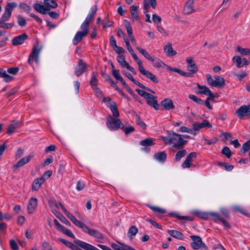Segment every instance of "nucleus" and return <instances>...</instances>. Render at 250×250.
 <instances>
[{"label":"nucleus","mask_w":250,"mask_h":250,"mask_svg":"<svg viewBox=\"0 0 250 250\" xmlns=\"http://www.w3.org/2000/svg\"><path fill=\"white\" fill-rule=\"evenodd\" d=\"M167 136L161 137L162 140L166 145H173V147L177 149L183 148L187 143V141L184 140L182 135L176 133L173 131H167Z\"/></svg>","instance_id":"obj_1"},{"label":"nucleus","mask_w":250,"mask_h":250,"mask_svg":"<svg viewBox=\"0 0 250 250\" xmlns=\"http://www.w3.org/2000/svg\"><path fill=\"white\" fill-rule=\"evenodd\" d=\"M194 214L198 217L204 220H208L209 219V217H211L212 218V220L214 222L216 223H221L223 226L227 229L231 228V226L229 223L223 218L221 217L219 213L214 212H206L200 211H194Z\"/></svg>","instance_id":"obj_2"},{"label":"nucleus","mask_w":250,"mask_h":250,"mask_svg":"<svg viewBox=\"0 0 250 250\" xmlns=\"http://www.w3.org/2000/svg\"><path fill=\"white\" fill-rule=\"evenodd\" d=\"M130 54L133 57V58L134 59V60L137 63V64L138 65V69L142 75H144L146 78L150 80V81H152L154 83H158L159 81L156 76L151 72L146 70L145 69V68L143 66V63L142 61L138 58L136 54L134 52Z\"/></svg>","instance_id":"obj_3"},{"label":"nucleus","mask_w":250,"mask_h":250,"mask_svg":"<svg viewBox=\"0 0 250 250\" xmlns=\"http://www.w3.org/2000/svg\"><path fill=\"white\" fill-rule=\"evenodd\" d=\"M208 83L213 87H223L226 84L225 79L219 76H215L213 78L210 74L207 75Z\"/></svg>","instance_id":"obj_4"},{"label":"nucleus","mask_w":250,"mask_h":250,"mask_svg":"<svg viewBox=\"0 0 250 250\" xmlns=\"http://www.w3.org/2000/svg\"><path fill=\"white\" fill-rule=\"evenodd\" d=\"M42 49V46H39V42L38 41H36L33 45L32 51L28 59V62L29 64L31 65L34 61L36 62H38L39 55Z\"/></svg>","instance_id":"obj_5"},{"label":"nucleus","mask_w":250,"mask_h":250,"mask_svg":"<svg viewBox=\"0 0 250 250\" xmlns=\"http://www.w3.org/2000/svg\"><path fill=\"white\" fill-rule=\"evenodd\" d=\"M81 29V31H78L73 39V43L75 45L80 42L83 38L86 37L89 32V26L84 24H82Z\"/></svg>","instance_id":"obj_6"},{"label":"nucleus","mask_w":250,"mask_h":250,"mask_svg":"<svg viewBox=\"0 0 250 250\" xmlns=\"http://www.w3.org/2000/svg\"><path fill=\"white\" fill-rule=\"evenodd\" d=\"M190 238L192 240L190 245L191 248L195 250L200 249L202 250H208V248L203 243L201 238L198 235H190Z\"/></svg>","instance_id":"obj_7"},{"label":"nucleus","mask_w":250,"mask_h":250,"mask_svg":"<svg viewBox=\"0 0 250 250\" xmlns=\"http://www.w3.org/2000/svg\"><path fill=\"white\" fill-rule=\"evenodd\" d=\"M106 125L108 128L112 131L117 130L119 128H124V125L121 120L114 119L111 116H109L107 119Z\"/></svg>","instance_id":"obj_8"},{"label":"nucleus","mask_w":250,"mask_h":250,"mask_svg":"<svg viewBox=\"0 0 250 250\" xmlns=\"http://www.w3.org/2000/svg\"><path fill=\"white\" fill-rule=\"evenodd\" d=\"M103 102L107 103V105L112 111L114 117L117 118L119 116L120 114L117 108V104L115 102L112 101L111 99L109 97L104 98Z\"/></svg>","instance_id":"obj_9"},{"label":"nucleus","mask_w":250,"mask_h":250,"mask_svg":"<svg viewBox=\"0 0 250 250\" xmlns=\"http://www.w3.org/2000/svg\"><path fill=\"white\" fill-rule=\"evenodd\" d=\"M17 4L15 2L8 3L5 8V12L2 14L0 20L7 21L11 16L13 8L16 7Z\"/></svg>","instance_id":"obj_10"},{"label":"nucleus","mask_w":250,"mask_h":250,"mask_svg":"<svg viewBox=\"0 0 250 250\" xmlns=\"http://www.w3.org/2000/svg\"><path fill=\"white\" fill-rule=\"evenodd\" d=\"M88 65L82 59L79 61L78 64L75 68V74L77 77L83 75L86 71Z\"/></svg>","instance_id":"obj_11"},{"label":"nucleus","mask_w":250,"mask_h":250,"mask_svg":"<svg viewBox=\"0 0 250 250\" xmlns=\"http://www.w3.org/2000/svg\"><path fill=\"white\" fill-rule=\"evenodd\" d=\"M236 113L240 119H242L245 116L250 117V104L241 106L237 109Z\"/></svg>","instance_id":"obj_12"},{"label":"nucleus","mask_w":250,"mask_h":250,"mask_svg":"<svg viewBox=\"0 0 250 250\" xmlns=\"http://www.w3.org/2000/svg\"><path fill=\"white\" fill-rule=\"evenodd\" d=\"M48 0H44V5L40 3H34L33 7L38 12L44 15L46 14L47 13L48 11H49V7L47 6V5H48L47 3Z\"/></svg>","instance_id":"obj_13"},{"label":"nucleus","mask_w":250,"mask_h":250,"mask_svg":"<svg viewBox=\"0 0 250 250\" xmlns=\"http://www.w3.org/2000/svg\"><path fill=\"white\" fill-rule=\"evenodd\" d=\"M83 230L84 232L88 233L90 235L97 239H104V235L102 233H101L100 231H98L96 229H90L86 225L85 226Z\"/></svg>","instance_id":"obj_14"},{"label":"nucleus","mask_w":250,"mask_h":250,"mask_svg":"<svg viewBox=\"0 0 250 250\" xmlns=\"http://www.w3.org/2000/svg\"><path fill=\"white\" fill-rule=\"evenodd\" d=\"M74 242L78 247L84 250H99L93 245L78 239L75 240Z\"/></svg>","instance_id":"obj_15"},{"label":"nucleus","mask_w":250,"mask_h":250,"mask_svg":"<svg viewBox=\"0 0 250 250\" xmlns=\"http://www.w3.org/2000/svg\"><path fill=\"white\" fill-rule=\"evenodd\" d=\"M123 73L126 77H127V78H128L130 81H131L134 84H136L137 85L139 86L140 88H141L142 89H144L146 90V91H149L151 93H155V92L153 90H152V89H151L150 88L146 86L143 83H140L139 81L134 79V78L132 77V76L130 74L125 72H123Z\"/></svg>","instance_id":"obj_16"},{"label":"nucleus","mask_w":250,"mask_h":250,"mask_svg":"<svg viewBox=\"0 0 250 250\" xmlns=\"http://www.w3.org/2000/svg\"><path fill=\"white\" fill-rule=\"evenodd\" d=\"M38 206V200L35 197H31L28 202L27 205V211L29 214L33 213Z\"/></svg>","instance_id":"obj_17"},{"label":"nucleus","mask_w":250,"mask_h":250,"mask_svg":"<svg viewBox=\"0 0 250 250\" xmlns=\"http://www.w3.org/2000/svg\"><path fill=\"white\" fill-rule=\"evenodd\" d=\"M28 38L26 33H23L14 37L12 40V43L13 45L16 46L23 43L24 41Z\"/></svg>","instance_id":"obj_18"},{"label":"nucleus","mask_w":250,"mask_h":250,"mask_svg":"<svg viewBox=\"0 0 250 250\" xmlns=\"http://www.w3.org/2000/svg\"><path fill=\"white\" fill-rule=\"evenodd\" d=\"M154 139L152 138H147L146 139L140 141L139 144L141 146L145 147L143 149L144 151L149 152L150 151V149L147 148V147L154 145L155 144L154 142Z\"/></svg>","instance_id":"obj_19"},{"label":"nucleus","mask_w":250,"mask_h":250,"mask_svg":"<svg viewBox=\"0 0 250 250\" xmlns=\"http://www.w3.org/2000/svg\"><path fill=\"white\" fill-rule=\"evenodd\" d=\"M33 157V155L31 154V155H28L27 157H24V158L21 159V160L18 161L16 164H15L13 166V170L15 171L17 169H18L19 167L23 166L26 164L28 163L30 161L31 159Z\"/></svg>","instance_id":"obj_20"},{"label":"nucleus","mask_w":250,"mask_h":250,"mask_svg":"<svg viewBox=\"0 0 250 250\" xmlns=\"http://www.w3.org/2000/svg\"><path fill=\"white\" fill-rule=\"evenodd\" d=\"M97 11V7L96 5L93 6L91 7L90 12L86 17L85 21L83 22V24L89 26L90 22L93 20L95 15L96 14Z\"/></svg>","instance_id":"obj_21"},{"label":"nucleus","mask_w":250,"mask_h":250,"mask_svg":"<svg viewBox=\"0 0 250 250\" xmlns=\"http://www.w3.org/2000/svg\"><path fill=\"white\" fill-rule=\"evenodd\" d=\"M192 126L193 129L195 131L199 130V129L206 127L209 128L212 127L211 124L207 120H204L202 123L195 122L193 124Z\"/></svg>","instance_id":"obj_22"},{"label":"nucleus","mask_w":250,"mask_h":250,"mask_svg":"<svg viewBox=\"0 0 250 250\" xmlns=\"http://www.w3.org/2000/svg\"><path fill=\"white\" fill-rule=\"evenodd\" d=\"M161 104L162 106L167 110L174 109L175 106L173 101L170 98H167L163 100Z\"/></svg>","instance_id":"obj_23"},{"label":"nucleus","mask_w":250,"mask_h":250,"mask_svg":"<svg viewBox=\"0 0 250 250\" xmlns=\"http://www.w3.org/2000/svg\"><path fill=\"white\" fill-rule=\"evenodd\" d=\"M188 63V70L192 74H195L198 71L196 64L193 62L192 58H188L187 59Z\"/></svg>","instance_id":"obj_24"},{"label":"nucleus","mask_w":250,"mask_h":250,"mask_svg":"<svg viewBox=\"0 0 250 250\" xmlns=\"http://www.w3.org/2000/svg\"><path fill=\"white\" fill-rule=\"evenodd\" d=\"M157 99V97L154 95H153V97L151 96L150 98H146V104L151 107H153L155 109L158 110L159 107V105Z\"/></svg>","instance_id":"obj_25"},{"label":"nucleus","mask_w":250,"mask_h":250,"mask_svg":"<svg viewBox=\"0 0 250 250\" xmlns=\"http://www.w3.org/2000/svg\"><path fill=\"white\" fill-rule=\"evenodd\" d=\"M194 0H188L185 5L184 12L186 14H190L194 12L193 4Z\"/></svg>","instance_id":"obj_26"},{"label":"nucleus","mask_w":250,"mask_h":250,"mask_svg":"<svg viewBox=\"0 0 250 250\" xmlns=\"http://www.w3.org/2000/svg\"><path fill=\"white\" fill-rule=\"evenodd\" d=\"M45 181V179L44 177H40L35 179L32 184V190L36 191L38 190Z\"/></svg>","instance_id":"obj_27"},{"label":"nucleus","mask_w":250,"mask_h":250,"mask_svg":"<svg viewBox=\"0 0 250 250\" xmlns=\"http://www.w3.org/2000/svg\"><path fill=\"white\" fill-rule=\"evenodd\" d=\"M147 207L150 208L157 216L160 218L162 217V215L166 213V210L164 208H159L158 207H154L150 205H147Z\"/></svg>","instance_id":"obj_28"},{"label":"nucleus","mask_w":250,"mask_h":250,"mask_svg":"<svg viewBox=\"0 0 250 250\" xmlns=\"http://www.w3.org/2000/svg\"><path fill=\"white\" fill-rule=\"evenodd\" d=\"M167 154L165 151L158 152L154 154V158L161 163H164L167 159Z\"/></svg>","instance_id":"obj_29"},{"label":"nucleus","mask_w":250,"mask_h":250,"mask_svg":"<svg viewBox=\"0 0 250 250\" xmlns=\"http://www.w3.org/2000/svg\"><path fill=\"white\" fill-rule=\"evenodd\" d=\"M168 233L172 237L179 240H184L185 236L181 232L176 230H168Z\"/></svg>","instance_id":"obj_30"},{"label":"nucleus","mask_w":250,"mask_h":250,"mask_svg":"<svg viewBox=\"0 0 250 250\" xmlns=\"http://www.w3.org/2000/svg\"><path fill=\"white\" fill-rule=\"evenodd\" d=\"M20 122L19 121H12L11 124H10L7 127L6 133L8 134H11L12 133H13L15 131V129H16L18 128V125H20Z\"/></svg>","instance_id":"obj_31"},{"label":"nucleus","mask_w":250,"mask_h":250,"mask_svg":"<svg viewBox=\"0 0 250 250\" xmlns=\"http://www.w3.org/2000/svg\"><path fill=\"white\" fill-rule=\"evenodd\" d=\"M7 71L2 68H0V78H3L5 82H9L14 79V77L7 74Z\"/></svg>","instance_id":"obj_32"},{"label":"nucleus","mask_w":250,"mask_h":250,"mask_svg":"<svg viewBox=\"0 0 250 250\" xmlns=\"http://www.w3.org/2000/svg\"><path fill=\"white\" fill-rule=\"evenodd\" d=\"M164 50L168 56H173L177 54L176 51L173 49L172 44L171 43L165 45Z\"/></svg>","instance_id":"obj_33"},{"label":"nucleus","mask_w":250,"mask_h":250,"mask_svg":"<svg viewBox=\"0 0 250 250\" xmlns=\"http://www.w3.org/2000/svg\"><path fill=\"white\" fill-rule=\"evenodd\" d=\"M98 76V73L97 72H93L92 74L90 84L92 88L97 87V85L98 84V80L97 79V77Z\"/></svg>","instance_id":"obj_34"},{"label":"nucleus","mask_w":250,"mask_h":250,"mask_svg":"<svg viewBox=\"0 0 250 250\" xmlns=\"http://www.w3.org/2000/svg\"><path fill=\"white\" fill-rule=\"evenodd\" d=\"M138 231V228L135 226H132L130 227L127 232V236L130 239H132L133 237L135 236Z\"/></svg>","instance_id":"obj_35"},{"label":"nucleus","mask_w":250,"mask_h":250,"mask_svg":"<svg viewBox=\"0 0 250 250\" xmlns=\"http://www.w3.org/2000/svg\"><path fill=\"white\" fill-rule=\"evenodd\" d=\"M187 153V152L186 149H182L179 150L175 155L174 161L175 162L179 161L181 158L185 156Z\"/></svg>","instance_id":"obj_36"},{"label":"nucleus","mask_w":250,"mask_h":250,"mask_svg":"<svg viewBox=\"0 0 250 250\" xmlns=\"http://www.w3.org/2000/svg\"><path fill=\"white\" fill-rule=\"evenodd\" d=\"M138 6L132 5L130 7V11L132 19L134 20L137 21L139 20V17L138 16L137 10Z\"/></svg>","instance_id":"obj_37"},{"label":"nucleus","mask_w":250,"mask_h":250,"mask_svg":"<svg viewBox=\"0 0 250 250\" xmlns=\"http://www.w3.org/2000/svg\"><path fill=\"white\" fill-rule=\"evenodd\" d=\"M197 87L199 90L196 92L198 94H207L210 90L207 86L205 85H201L200 84H197Z\"/></svg>","instance_id":"obj_38"},{"label":"nucleus","mask_w":250,"mask_h":250,"mask_svg":"<svg viewBox=\"0 0 250 250\" xmlns=\"http://www.w3.org/2000/svg\"><path fill=\"white\" fill-rule=\"evenodd\" d=\"M58 240L62 243L63 244H64L65 246H66L67 247L70 248L72 250H74L75 248L76 247L77 245L74 243H72V242L68 241L67 240H66L65 239H63L62 238H59Z\"/></svg>","instance_id":"obj_39"},{"label":"nucleus","mask_w":250,"mask_h":250,"mask_svg":"<svg viewBox=\"0 0 250 250\" xmlns=\"http://www.w3.org/2000/svg\"><path fill=\"white\" fill-rule=\"evenodd\" d=\"M217 165L221 167H224L227 171H230L234 168V166L232 165H230L228 163L218 162H217Z\"/></svg>","instance_id":"obj_40"},{"label":"nucleus","mask_w":250,"mask_h":250,"mask_svg":"<svg viewBox=\"0 0 250 250\" xmlns=\"http://www.w3.org/2000/svg\"><path fill=\"white\" fill-rule=\"evenodd\" d=\"M236 50L243 55H250V49L248 48H242L240 46H237L236 47Z\"/></svg>","instance_id":"obj_41"},{"label":"nucleus","mask_w":250,"mask_h":250,"mask_svg":"<svg viewBox=\"0 0 250 250\" xmlns=\"http://www.w3.org/2000/svg\"><path fill=\"white\" fill-rule=\"evenodd\" d=\"M136 91L139 95L145 99L150 98L151 96L153 97V95L146 92L145 90H141L140 89H136Z\"/></svg>","instance_id":"obj_42"},{"label":"nucleus","mask_w":250,"mask_h":250,"mask_svg":"<svg viewBox=\"0 0 250 250\" xmlns=\"http://www.w3.org/2000/svg\"><path fill=\"white\" fill-rule=\"evenodd\" d=\"M232 61L236 62V66L238 68H241L243 66L242 59L239 56H235L232 58Z\"/></svg>","instance_id":"obj_43"},{"label":"nucleus","mask_w":250,"mask_h":250,"mask_svg":"<svg viewBox=\"0 0 250 250\" xmlns=\"http://www.w3.org/2000/svg\"><path fill=\"white\" fill-rule=\"evenodd\" d=\"M220 213L222 216L220 214V216L223 218L225 220V219H229L230 214L229 210L226 208H222L220 209Z\"/></svg>","instance_id":"obj_44"},{"label":"nucleus","mask_w":250,"mask_h":250,"mask_svg":"<svg viewBox=\"0 0 250 250\" xmlns=\"http://www.w3.org/2000/svg\"><path fill=\"white\" fill-rule=\"evenodd\" d=\"M71 222L75 224L76 226L81 228L83 230L86 225L84 223L77 220L76 218L74 216L70 220Z\"/></svg>","instance_id":"obj_45"},{"label":"nucleus","mask_w":250,"mask_h":250,"mask_svg":"<svg viewBox=\"0 0 250 250\" xmlns=\"http://www.w3.org/2000/svg\"><path fill=\"white\" fill-rule=\"evenodd\" d=\"M136 124L143 129L145 130L146 128V124L141 120L140 117L136 115Z\"/></svg>","instance_id":"obj_46"},{"label":"nucleus","mask_w":250,"mask_h":250,"mask_svg":"<svg viewBox=\"0 0 250 250\" xmlns=\"http://www.w3.org/2000/svg\"><path fill=\"white\" fill-rule=\"evenodd\" d=\"M188 97L190 100H192L193 102L199 104H204V102L202 100V99L198 98L194 95L190 94L189 95Z\"/></svg>","instance_id":"obj_47"},{"label":"nucleus","mask_w":250,"mask_h":250,"mask_svg":"<svg viewBox=\"0 0 250 250\" xmlns=\"http://www.w3.org/2000/svg\"><path fill=\"white\" fill-rule=\"evenodd\" d=\"M153 62V66L157 68H160L166 66V65L159 59H154V61Z\"/></svg>","instance_id":"obj_48"},{"label":"nucleus","mask_w":250,"mask_h":250,"mask_svg":"<svg viewBox=\"0 0 250 250\" xmlns=\"http://www.w3.org/2000/svg\"><path fill=\"white\" fill-rule=\"evenodd\" d=\"M2 21L0 20V28L10 29L14 26V23H5V21Z\"/></svg>","instance_id":"obj_49"},{"label":"nucleus","mask_w":250,"mask_h":250,"mask_svg":"<svg viewBox=\"0 0 250 250\" xmlns=\"http://www.w3.org/2000/svg\"><path fill=\"white\" fill-rule=\"evenodd\" d=\"M222 153L226 156L228 158H230L232 155V152L228 146H225L222 150Z\"/></svg>","instance_id":"obj_50"},{"label":"nucleus","mask_w":250,"mask_h":250,"mask_svg":"<svg viewBox=\"0 0 250 250\" xmlns=\"http://www.w3.org/2000/svg\"><path fill=\"white\" fill-rule=\"evenodd\" d=\"M48 204L51 210L53 209H58L60 206L59 203L58 204L55 200H49L48 201Z\"/></svg>","instance_id":"obj_51"},{"label":"nucleus","mask_w":250,"mask_h":250,"mask_svg":"<svg viewBox=\"0 0 250 250\" xmlns=\"http://www.w3.org/2000/svg\"><path fill=\"white\" fill-rule=\"evenodd\" d=\"M18 24L21 26H25L26 24V21L25 18L20 15L17 17Z\"/></svg>","instance_id":"obj_52"},{"label":"nucleus","mask_w":250,"mask_h":250,"mask_svg":"<svg viewBox=\"0 0 250 250\" xmlns=\"http://www.w3.org/2000/svg\"><path fill=\"white\" fill-rule=\"evenodd\" d=\"M61 232H62L63 233H64V234L72 238H75V236L73 234V233L72 232V231L66 229V228H65L64 227H63V229H62V230L61 231Z\"/></svg>","instance_id":"obj_53"},{"label":"nucleus","mask_w":250,"mask_h":250,"mask_svg":"<svg viewBox=\"0 0 250 250\" xmlns=\"http://www.w3.org/2000/svg\"><path fill=\"white\" fill-rule=\"evenodd\" d=\"M59 204L60 205V207L62 210H63V212L65 213V214L66 215V216L71 220L72 218L74 216L72 214H71L69 212L67 211V210L64 208V207L63 206V205L59 202Z\"/></svg>","instance_id":"obj_54"},{"label":"nucleus","mask_w":250,"mask_h":250,"mask_svg":"<svg viewBox=\"0 0 250 250\" xmlns=\"http://www.w3.org/2000/svg\"><path fill=\"white\" fill-rule=\"evenodd\" d=\"M59 204L60 205V207L62 210H63V212L65 213V214L66 215V216L71 220L72 218L74 216L72 214H71L69 212L67 211V210L64 208V207L63 206V205L59 202Z\"/></svg>","instance_id":"obj_55"},{"label":"nucleus","mask_w":250,"mask_h":250,"mask_svg":"<svg viewBox=\"0 0 250 250\" xmlns=\"http://www.w3.org/2000/svg\"><path fill=\"white\" fill-rule=\"evenodd\" d=\"M59 204L60 205V207L62 210H63V212L65 213V214L66 215V216L71 220L72 218L74 216L72 214H71L69 212L67 211V210L64 208V207L63 206V205L59 202Z\"/></svg>","instance_id":"obj_56"},{"label":"nucleus","mask_w":250,"mask_h":250,"mask_svg":"<svg viewBox=\"0 0 250 250\" xmlns=\"http://www.w3.org/2000/svg\"><path fill=\"white\" fill-rule=\"evenodd\" d=\"M120 244L122 246V247L115 243H113L111 244V247L114 250H124L125 249V245L126 244L123 243Z\"/></svg>","instance_id":"obj_57"},{"label":"nucleus","mask_w":250,"mask_h":250,"mask_svg":"<svg viewBox=\"0 0 250 250\" xmlns=\"http://www.w3.org/2000/svg\"><path fill=\"white\" fill-rule=\"evenodd\" d=\"M125 132V133L126 135H128L131 132H133L135 129L134 127L132 126H129L128 127H125L124 125V128H121Z\"/></svg>","instance_id":"obj_58"},{"label":"nucleus","mask_w":250,"mask_h":250,"mask_svg":"<svg viewBox=\"0 0 250 250\" xmlns=\"http://www.w3.org/2000/svg\"><path fill=\"white\" fill-rule=\"evenodd\" d=\"M47 3L48 4V5H47V6H48V7H49V11H50L51 8H56L58 7V5L57 3L55 1V0H49L47 1Z\"/></svg>","instance_id":"obj_59"},{"label":"nucleus","mask_w":250,"mask_h":250,"mask_svg":"<svg viewBox=\"0 0 250 250\" xmlns=\"http://www.w3.org/2000/svg\"><path fill=\"white\" fill-rule=\"evenodd\" d=\"M20 8L26 12H29L31 9V7L25 3H20Z\"/></svg>","instance_id":"obj_60"},{"label":"nucleus","mask_w":250,"mask_h":250,"mask_svg":"<svg viewBox=\"0 0 250 250\" xmlns=\"http://www.w3.org/2000/svg\"><path fill=\"white\" fill-rule=\"evenodd\" d=\"M19 68L17 67H10L8 68L7 72L12 75H16L19 72Z\"/></svg>","instance_id":"obj_61"},{"label":"nucleus","mask_w":250,"mask_h":250,"mask_svg":"<svg viewBox=\"0 0 250 250\" xmlns=\"http://www.w3.org/2000/svg\"><path fill=\"white\" fill-rule=\"evenodd\" d=\"M125 26L128 36L132 35L133 34L131 24L128 21H126L125 23Z\"/></svg>","instance_id":"obj_62"},{"label":"nucleus","mask_w":250,"mask_h":250,"mask_svg":"<svg viewBox=\"0 0 250 250\" xmlns=\"http://www.w3.org/2000/svg\"><path fill=\"white\" fill-rule=\"evenodd\" d=\"M218 141V139L216 137L213 138L210 140H208L205 139L204 140L205 144L208 145H211L212 144H216Z\"/></svg>","instance_id":"obj_63"},{"label":"nucleus","mask_w":250,"mask_h":250,"mask_svg":"<svg viewBox=\"0 0 250 250\" xmlns=\"http://www.w3.org/2000/svg\"><path fill=\"white\" fill-rule=\"evenodd\" d=\"M10 245L11 248L13 250H19V247L18 246V244L14 240L12 239L10 241Z\"/></svg>","instance_id":"obj_64"}]
</instances>
